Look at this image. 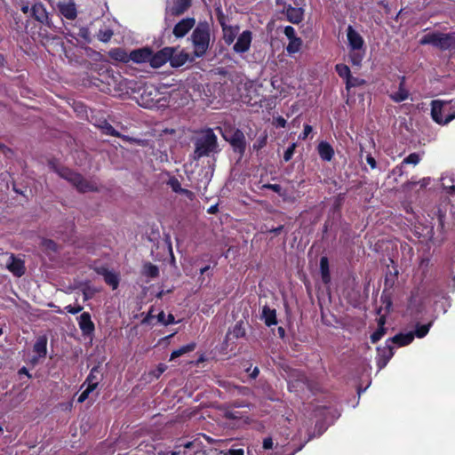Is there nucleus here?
Here are the masks:
<instances>
[{
	"instance_id": "obj_50",
	"label": "nucleus",
	"mask_w": 455,
	"mask_h": 455,
	"mask_svg": "<svg viewBox=\"0 0 455 455\" xmlns=\"http://www.w3.org/2000/svg\"><path fill=\"white\" fill-rule=\"evenodd\" d=\"M210 269H211L210 265H206L200 268V276L198 277V282L200 283L201 286L204 285V282L205 280V278L204 276V274H207L208 276L212 275V273H209Z\"/></svg>"
},
{
	"instance_id": "obj_20",
	"label": "nucleus",
	"mask_w": 455,
	"mask_h": 455,
	"mask_svg": "<svg viewBox=\"0 0 455 455\" xmlns=\"http://www.w3.org/2000/svg\"><path fill=\"white\" fill-rule=\"evenodd\" d=\"M389 97L396 103L404 101L409 98V92L405 89V76L400 78L398 91L391 93Z\"/></svg>"
},
{
	"instance_id": "obj_5",
	"label": "nucleus",
	"mask_w": 455,
	"mask_h": 455,
	"mask_svg": "<svg viewBox=\"0 0 455 455\" xmlns=\"http://www.w3.org/2000/svg\"><path fill=\"white\" fill-rule=\"evenodd\" d=\"M431 116L438 124H447L455 118V109L452 110L451 102L434 100L431 101Z\"/></svg>"
},
{
	"instance_id": "obj_49",
	"label": "nucleus",
	"mask_w": 455,
	"mask_h": 455,
	"mask_svg": "<svg viewBox=\"0 0 455 455\" xmlns=\"http://www.w3.org/2000/svg\"><path fill=\"white\" fill-rule=\"evenodd\" d=\"M296 146H297L296 143H292L284 151V153H283V160L285 162H289L292 158V156L294 155V152H295Z\"/></svg>"
},
{
	"instance_id": "obj_55",
	"label": "nucleus",
	"mask_w": 455,
	"mask_h": 455,
	"mask_svg": "<svg viewBox=\"0 0 455 455\" xmlns=\"http://www.w3.org/2000/svg\"><path fill=\"white\" fill-rule=\"evenodd\" d=\"M104 130H105V133L108 134V135H110V136H114V137H121V134L119 133V132H117L111 124H107L105 126H104Z\"/></svg>"
},
{
	"instance_id": "obj_44",
	"label": "nucleus",
	"mask_w": 455,
	"mask_h": 455,
	"mask_svg": "<svg viewBox=\"0 0 455 455\" xmlns=\"http://www.w3.org/2000/svg\"><path fill=\"white\" fill-rule=\"evenodd\" d=\"M386 332L387 329L384 326L378 327V329L371 335V343H377L379 340L382 339Z\"/></svg>"
},
{
	"instance_id": "obj_18",
	"label": "nucleus",
	"mask_w": 455,
	"mask_h": 455,
	"mask_svg": "<svg viewBox=\"0 0 455 455\" xmlns=\"http://www.w3.org/2000/svg\"><path fill=\"white\" fill-rule=\"evenodd\" d=\"M151 54V49L148 47L139 48L132 50L129 53V61L132 60L134 63L141 64V63H149V58Z\"/></svg>"
},
{
	"instance_id": "obj_21",
	"label": "nucleus",
	"mask_w": 455,
	"mask_h": 455,
	"mask_svg": "<svg viewBox=\"0 0 455 455\" xmlns=\"http://www.w3.org/2000/svg\"><path fill=\"white\" fill-rule=\"evenodd\" d=\"M317 152L320 158L323 161L330 162L334 156V149L327 141H321L317 146Z\"/></svg>"
},
{
	"instance_id": "obj_33",
	"label": "nucleus",
	"mask_w": 455,
	"mask_h": 455,
	"mask_svg": "<svg viewBox=\"0 0 455 455\" xmlns=\"http://www.w3.org/2000/svg\"><path fill=\"white\" fill-rule=\"evenodd\" d=\"M302 39L300 37H296L289 40V44L286 46V51L289 54H294L300 51L302 46Z\"/></svg>"
},
{
	"instance_id": "obj_43",
	"label": "nucleus",
	"mask_w": 455,
	"mask_h": 455,
	"mask_svg": "<svg viewBox=\"0 0 455 455\" xmlns=\"http://www.w3.org/2000/svg\"><path fill=\"white\" fill-rule=\"evenodd\" d=\"M398 271L395 270L394 273L389 271L388 274L386 275L385 278V289L392 288L395 283V280L397 279Z\"/></svg>"
},
{
	"instance_id": "obj_4",
	"label": "nucleus",
	"mask_w": 455,
	"mask_h": 455,
	"mask_svg": "<svg viewBox=\"0 0 455 455\" xmlns=\"http://www.w3.org/2000/svg\"><path fill=\"white\" fill-rule=\"evenodd\" d=\"M420 44H430L441 51H455V36L452 34H444L433 32L426 34L419 41Z\"/></svg>"
},
{
	"instance_id": "obj_32",
	"label": "nucleus",
	"mask_w": 455,
	"mask_h": 455,
	"mask_svg": "<svg viewBox=\"0 0 455 455\" xmlns=\"http://www.w3.org/2000/svg\"><path fill=\"white\" fill-rule=\"evenodd\" d=\"M142 273L148 277L156 278L159 275V268L156 265L148 262L144 264Z\"/></svg>"
},
{
	"instance_id": "obj_16",
	"label": "nucleus",
	"mask_w": 455,
	"mask_h": 455,
	"mask_svg": "<svg viewBox=\"0 0 455 455\" xmlns=\"http://www.w3.org/2000/svg\"><path fill=\"white\" fill-rule=\"evenodd\" d=\"M7 269L12 273L14 276L20 277L26 273L25 262L21 259L17 258L14 254H11L7 262Z\"/></svg>"
},
{
	"instance_id": "obj_6",
	"label": "nucleus",
	"mask_w": 455,
	"mask_h": 455,
	"mask_svg": "<svg viewBox=\"0 0 455 455\" xmlns=\"http://www.w3.org/2000/svg\"><path fill=\"white\" fill-rule=\"evenodd\" d=\"M175 47L166 46L163 49L154 52L151 49V54L149 58V64L154 68H158L164 66L172 58V53L176 52Z\"/></svg>"
},
{
	"instance_id": "obj_14",
	"label": "nucleus",
	"mask_w": 455,
	"mask_h": 455,
	"mask_svg": "<svg viewBox=\"0 0 455 455\" xmlns=\"http://www.w3.org/2000/svg\"><path fill=\"white\" fill-rule=\"evenodd\" d=\"M104 83H106L108 86V91L111 92L112 88L116 92L123 91L122 89V83H123V76L120 75V73H115L113 70L108 69L106 71Z\"/></svg>"
},
{
	"instance_id": "obj_62",
	"label": "nucleus",
	"mask_w": 455,
	"mask_h": 455,
	"mask_svg": "<svg viewBox=\"0 0 455 455\" xmlns=\"http://www.w3.org/2000/svg\"><path fill=\"white\" fill-rule=\"evenodd\" d=\"M93 269L98 275H100L102 276H105V275H107L108 272L109 271L108 268L105 266L96 267Z\"/></svg>"
},
{
	"instance_id": "obj_25",
	"label": "nucleus",
	"mask_w": 455,
	"mask_h": 455,
	"mask_svg": "<svg viewBox=\"0 0 455 455\" xmlns=\"http://www.w3.org/2000/svg\"><path fill=\"white\" fill-rule=\"evenodd\" d=\"M59 10L60 14L68 20H75L77 16L76 4L72 2L60 4Z\"/></svg>"
},
{
	"instance_id": "obj_34",
	"label": "nucleus",
	"mask_w": 455,
	"mask_h": 455,
	"mask_svg": "<svg viewBox=\"0 0 455 455\" xmlns=\"http://www.w3.org/2000/svg\"><path fill=\"white\" fill-rule=\"evenodd\" d=\"M104 277V281L107 284H108L109 286L112 287L113 290H116L117 289L118 285H119V277H118V275L112 272V271H108L107 275H105Z\"/></svg>"
},
{
	"instance_id": "obj_60",
	"label": "nucleus",
	"mask_w": 455,
	"mask_h": 455,
	"mask_svg": "<svg viewBox=\"0 0 455 455\" xmlns=\"http://www.w3.org/2000/svg\"><path fill=\"white\" fill-rule=\"evenodd\" d=\"M403 165H404V164H403V162L399 165H396L392 170V174L395 176L401 177L403 174Z\"/></svg>"
},
{
	"instance_id": "obj_56",
	"label": "nucleus",
	"mask_w": 455,
	"mask_h": 455,
	"mask_svg": "<svg viewBox=\"0 0 455 455\" xmlns=\"http://www.w3.org/2000/svg\"><path fill=\"white\" fill-rule=\"evenodd\" d=\"M283 33L289 40L298 37L296 36L295 28L291 26H286L284 28Z\"/></svg>"
},
{
	"instance_id": "obj_53",
	"label": "nucleus",
	"mask_w": 455,
	"mask_h": 455,
	"mask_svg": "<svg viewBox=\"0 0 455 455\" xmlns=\"http://www.w3.org/2000/svg\"><path fill=\"white\" fill-rule=\"evenodd\" d=\"M83 307L81 305H76V306H72V305H68L64 307V309L71 314V315H76V314H78L80 313L82 310H83Z\"/></svg>"
},
{
	"instance_id": "obj_57",
	"label": "nucleus",
	"mask_w": 455,
	"mask_h": 455,
	"mask_svg": "<svg viewBox=\"0 0 455 455\" xmlns=\"http://www.w3.org/2000/svg\"><path fill=\"white\" fill-rule=\"evenodd\" d=\"M78 36L84 39L87 43L91 42L90 31L88 28L82 27L79 29Z\"/></svg>"
},
{
	"instance_id": "obj_42",
	"label": "nucleus",
	"mask_w": 455,
	"mask_h": 455,
	"mask_svg": "<svg viewBox=\"0 0 455 455\" xmlns=\"http://www.w3.org/2000/svg\"><path fill=\"white\" fill-rule=\"evenodd\" d=\"M363 84L364 80L355 77L350 74V76L346 80V88L347 90H350L352 87H357Z\"/></svg>"
},
{
	"instance_id": "obj_48",
	"label": "nucleus",
	"mask_w": 455,
	"mask_h": 455,
	"mask_svg": "<svg viewBox=\"0 0 455 455\" xmlns=\"http://www.w3.org/2000/svg\"><path fill=\"white\" fill-rule=\"evenodd\" d=\"M386 291V289L383 291L380 297V300L382 304L385 306V309L387 311H389L392 307V298L390 294H387Z\"/></svg>"
},
{
	"instance_id": "obj_35",
	"label": "nucleus",
	"mask_w": 455,
	"mask_h": 455,
	"mask_svg": "<svg viewBox=\"0 0 455 455\" xmlns=\"http://www.w3.org/2000/svg\"><path fill=\"white\" fill-rule=\"evenodd\" d=\"M442 186L447 194L451 196L455 195V185L454 180L451 177H442Z\"/></svg>"
},
{
	"instance_id": "obj_54",
	"label": "nucleus",
	"mask_w": 455,
	"mask_h": 455,
	"mask_svg": "<svg viewBox=\"0 0 455 455\" xmlns=\"http://www.w3.org/2000/svg\"><path fill=\"white\" fill-rule=\"evenodd\" d=\"M267 135L259 137L257 141L253 144V148L256 150H259L264 148L267 144Z\"/></svg>"
},
{
	"instance_id": "obj_45",
	"label": "nucleus",
	"mask_w": 455,
	"mask_h": 455,
	"mask_svg": "<svg viewBox=\"0 0 455 455\" xmlns=\"http://www.w3.org/2000/svg\"><path fill=\"white\" fill-rule=\"evenodd\" d=\"M42 246L46 250L52 252H57L59 246L58 244L52 239H44L42 242Z\"/></svg>"
},
{
	"instance_id": "obj_2",
	"label": "nucleus",
	"mask_w": 455,
	"mask_h": 455,
	"mask_svg": "<svg viewBox=\"0 0 455 455\" xmlns=\"http://www.w3.org/2000/svg\"><path fill=\"white\" fill-rule=\"evenodd\" d=\"M53 170L60 178L70 182L81 193L95 192L98 190L97 187L84 179L83 175L73 172L68 167L53 166Z\"/></svg>"
},
{
	"instance_id": "obj_26",
	"label": "nucleus",
	"mask_w": 455,
	"mask_h": 455,
	"mask_svg": "<svg viewBox=\"0 0 455 455\" xmlns=\"http://www.w3.org/2000/svg\"><path fill=\"white\" fill-rule=\"evenodd\" d=\"M33 352L36 353L38 357H45L47 355V338L46 336H39L34 346Z\"/></svg>"
},
{
	"instance_id": "obj_11",
	"label": "nucleus",
	"mask_w": 455,
	"mask_h": 455,
	"mask_svg": "<svg viewBox=\"0 0 455 455\" xmlns=\"http://www.w3.org/2000/svg\"><path fill=\"white\" fill-rule=\"evenodd\" d=\"M280 7H282L281 12L286 15L288 21L293 24H299L303 20L304 11L302 8L294 7L288 3Z\"/></svg>"
},
{
	"instance_id": "obj_63",
	"label": "nucleus",
	"mask_w": 455,
	"mask_h": 455,
	"mask_svg": "<svg viewBox=\"0 0 455 455\" xmlns=\"http://www.w3.org/2000/svg\"><path fill=\"white\" fill-rule=\"evenodd\" d=\"M366 162L371 166V169H375L377 167V162L371 154L367 155Z\"/></svg>"
},
{
	"instance_id": "obj_19",
	"label": "nucleus",
	"mask_w": 455,
	"mask_h": 455,
	"mask_svg": "<svg viewBox=\"0 0 455 455\" xmlns=\"http://www.w3.org/2000/svg\"><path fill=\"white\" fill-rule=\"evenodd\" d=\"M414 339V333L413 331H409L407 333H398L395 335L394 337L387 339V342H389L390 344H396L399 347H404L409 344H411Z\"/></svg>"
},
{
	"instance_id": "obj_1",
	"label": "nucleus",
	"mask_w": 455,
	"mask_h": 455,
	"mask_svg": "<svg viewBox=\"0 0 455 455\" xmlns=\"http://www.w3.org/2000/svg\"><path fill=\"white\" fill-rule=\"evenodd\" d=\"M212 18L209 20H200L194 29L188 41L193 47V57L203 58L211 48V41L212 36Z\"/></svg>"
},
{
	"instance_id": "obj_61",
	"label": "nucleus",
	"mask_w": 455,
	"mask_h": 455,
	"mask_svg": "<svg viewBox=\"0 0 455 455\" xmlns=\"http://www.w3.org/2000/svg\"><path fill=\"white\" fill-rule=\"evenodd\" d=\"M152 313H153V307H151V309L148 311V313L146 315V316L141 321L142 324H150L151 320L154 318V315Z\"/></svg>"
},
{
	"instance_id": "obj_30",
	"label": "nucleus",
	"mask_w": 455,
	"mask_h": 455,
	"mask_svg": "<svg viewBox=\"0 0 455 455\" xmlns=\"http://www.w3.org/2000/svg\"><path fill=\"white\" fill-rule=\"evenodd\" d=\"M320 272L323 283L325 284L329 283L331 282L329 259L325 256L320 259Z\"/></svg>"
},
{
	"instance_id": "obj_12",
	"label": "nucleus",
	"mask_w": 455,
	"mask_h": 455,
	"mask_svg": "<svg viewBox=\"0 0 455 455\" xmlns=\"http://www.w3.org/2000/svg\"><path fill=\"white\" fill-rule=\"evenodd\" d=\"M192 6V0H172L170 6L166 7V14L173 17L183 15Z\"/></svg>"
},
{
	"instance_id": "obj_31",
	"label": "nucleus",
	"mask_w": 455,
	"mask_h": 455,
	"mask_svg": "<svg viewBox=\"0 0 455 455\" xmlns=\"http://www.w3.org/2000/svg\"><path fill=\"white\" fill-rule=\"evenodd\" d=\"M196 347V344L195 342H191V343H188L187 345H184V346L179 347L178 349L173 350L171 354L170 360H173V359L180 357L185 354L194 351Z\"/></svg>"
},
{
	"instance_id": "obj_13",
	"label": "nucleus",
	"mask_w": 455,
	"mask_h": 455,
	"mask_svg": "<svg viewBox=\"0 0 455 455\" xmlns=\"http://www.w3.org/2000/svg\"><path fill=\"white\" fill-rule=\"evenodd\" d=\"M30 14L39 23L51 27V20L45 6L42 3L34 4L30 8Z\"/></svg>"
},
{
	"instance_id": "obj_52",
	"label": "nucleus",
	"mask_w": 455,
	"mask_h": 455,
	"mask_svg": "<svg viewBox=\"0 0 455 455\" xmlns=\"http://www.w3.org/2000/svg\"><path fill=\"white\" fill-rule=\"evenodd\" d=\"M263 188L270 189L275 193H277L279 196H283L282 194V187L279 184H270L267 183L262 186Z\"/></svg>"
},
{
	"instance_id": "obj_39",
	"label": "nucleus",
	"mask_w": 455,
	"mask_h": 455,
	"mask_svg": "<svg viewBox=\"0 0 455 455\" xmlns=\"http://www.w3.org/2000/svg\"><path fill=\"white\" fill-rule=\"evenodd\" d=\"M231 333L236 339L244 337L245 334H246V331H245V329L243 327V323L242 321L237 322L235 324Z\"/></svg>"
},
{
	"instance_id": "obj_15",
	"label": "nucleus",
	"mask_w": 455,
	"mask_h": 455,
	"mask_svg": "<svg viewBox=\"0 0 455 455\" xmlns=\"http://www.w3.org/2000/svg\"><path fill=\"white\" fill-rule=\"evenodd\" d=\"M79 328L84 336H91L95 331V324L89 312H83L77 318Z\"/></svg>"
},
{
	"instance_id": "obj_27",
	"label": "nucleus",
	"mask_w": 455,
	"mask_h": 455,
	"mask_svg": "<svg viewBox=\"0 0 455 455\" xmlns=\"http://www.w3.org/2000/svg\"><path fill=\"white\" fill-rule=\"evenodd\" d=\"M188 60L189 54L182 50L179 53H172V56L169 60V62L172 68H177L185 65Z\"/></svg>"
},
{
	"instance_id": "obj_10",
	"label": "nucleus",
	"mask_w": 455,
	"mask_h": 455,
	"mask_svg": "<svg viewBox=\"0 0 455 455\" xmlns=\"http://www.w3.org/2000/svg\"><path fill=\"white\" fill-rule=\"evenodd\" d=\"M252 41V32L251 30H243L237 37L233 46V51L236 53L243 54L250 50Z\"/></svg>"
},
{
	"instance_id": "obj_38",
	"label": "nucleus",
	"mask_w": 455,
	"mask_h": 455,
	"mask_svg": "<svg viewBox=\"0 0 455 455\" xmlns=\"http://www.w3.org/2000/svg\"><path fill=\"white\" fill-rule=\"evenodd\" d=\"M335 70L337 74L345 80H347L351 74L349 67L343 63L337 64L335 66Z\"/></svg>"
},
{
	"instance_id": "obj_47",
	"label": "nucleus",
	"mask_w": 455,
	"mask_h": 455,
	"mask_svg": "<svg viewBox=\"0 0 455 455\" xmlns=\"http://www.w3.org/2000/svg\"><path fill=\"white\" fill-rule=\"evenodd\" d=\"M167 184L171 187L173 192L178 194H180V192L183 188H181L180 182L176 177L170 178L169 180L167 181Z\"/></svg>"
},
{
	"instance_id": "obj_46",
	"label": "nucleus",
	"mask_w": 455,
	"mask_h": 455,
	"mask_svg": "<svg viewBox=\"0 0 455 455\" xmlns=\"http://www.w3.org/2000/svg\"><path fill=\"white\" fill-rule=\"evenodd\" d=\"M420 157L418 153H411L409 156H407L403 160V164H413L416 165L419 163Z\"/></svg>"
},
{
	"instance_id": "obj_24",
	"label": "nucleus",
	"mask_w": 455,
	"mask_h": 455,
	"mask_svg": "<svg viewBox=\"0 0 455 455\" xmlns=\"http://www.w3.org/2000/svg\"><path fill=\"white\" fill-rule=\"evenodd\" d=\"M446 209H443L441 206H438L437 209L434 212V216L432 220H436L437 222V229L441 232H443L446 227ZM450 223H447L448 228L450 227Z\"/></svg>"
},
{
	"instance_id": "obj_29",
	"label": "nucleus",
	"mask_w": 455,
	"mask_h": 455,
	"mask_svg": "<svg viewBox=\"0 0 455 455\" xmlns=\"http://www.w3.org/2000/svg\"><path fill=\"white\" fill-rule=\"evenodd\" d=\"M109 57L119 62L128 63L129 62V53L123 48L117 47L111 49L108 52Z\"/></svg>"
},
{
	"instance_id": "obj_37",
	"label": "nucleus",
	"mask_w": 455,
	"mask_h": 455,
	"mask_svg": "<svg viewBox=\"0 0 455 455\" xmlns=\"http://www.w3.org/2000/svg\"><path fill=\"white\" fill-rule=\"evenodd\" d=\"M114 32L111 28H100L97 34V38L102 43H108L111 40Z\"/></svg>"
},
{
	"instance_id": "obj_40",
	"label": "nucleus",
	"mask_w": 455,
	"mask_h": 455,
	"mask_svg": "<svg viewBox=\"0 0 455 455\" xmlns=\"http://www.w3.org/2000/svg\"><path fill=\"white\" fill-rule=\"evenodd\" d=\"M349 59L353 66H361L363 59V53L351 50L349 52Z\"/></svg>"
},
{
	"instance_id": "obj_36",
	"label": "nucleus",
	"mask_w": 455,
	"mask_h": 455,
	"mask_svg": "<svg viewBox=\"0 0 455 455\" xmlns=\"http://www.w3.org/2000/svg\"><path fill=\"white\" fill-rule=\"evenodd\" d=\"M431 325H432V322H430L427 324L417 323L415 331L413 332L414 337L416 336L419 339L424 338L428 333Z\"/></svg>"
},
{
	"instance_id": "obj_9",
	"label": "nucleus",
	"mask_w": 455,
	"mask_h": 455,
	"mask_svg": "<svg viewBox=\"0 0 455 455\" xmlns=\"http://www.w3.org/2000/svg\"><path fill=\"white\" fill-rule=\"evenodd\" d=\"M394 355L393 346L386 341L384 347H377L376 363L379 370L385 368Z\"/></svg>"
},
{
	"instance_id": "obj_23",
	"label": "nucleus",
	"mask_w": 455,
	"mask_h": 455,
	"mask_svg": "<svg viewBox=\"0 0 455 455\" xmlns=\"http://www.w3.org/2000/svg\"><path fill=\"white\" fill-rule=\"evenodd\" d=\"M100 373L99 366L92 367L81 388L86 384L88 387L92 386L94 391L98 387L100 380V378L99 377Z\"/></svg>"
},
{
	"instance_id": "obj_8",
	"label": "nucleus",
	"mask_w": 455,
	"mask_h": 455,
	"mask_svg": "<svg viewBox=\"0 0 455 455\" xmlns=\"http://www.w3.org/2000/svg\"><path fill=\"white\" fill-rule=\"evenodd\" d=\"M231 145L233 150L240 156H243L246 149V140L243 132L240 129H235L229 138H225Z\"/></svg>"
},
{
	"instance_id": "obj_28",
	"label": "nucleus",
	"mask_w": 455,
	"mask_h": 455,
	"mask_svg": "<svg viewBox=\"0 0 455 455\" xmlns=\"http://www.w3.org/2000/svg\"><path fill=\"white\" fill-rule=\"evenodd\" d=\"M222 29L223 40L226 44L230 45L234 43L239 31V26H228Z\"/></svg>"
},
{
	"instance_id": "obj_58",
	"label": "nucleus",
	"mask_w": 455,
	"mask_h": 455,
	"mask_svg": "<svg viewBox=\"0 0 455 455\" xmlns=\"http://www.w3.org/2000/svg\"><path fill=\"white\" fill-rule=\"evenodd\" d=\"M313 128L309 124H304V129L302 133L299 134V140H306L307 136L312 132Z\"/></svg>"
},
{
	"instance_id": "obj_17",
	"label": "nucleus",
	"mask_w": 455,
	"mask_h": 455,
	"mask_svg": "<svg viewBox=\"0 0 455 455\" xmlns=\"http://www.w3.org/2000/svg\"><path fill=\"white\" fill-rule=\"evenodd\" d=\"M347 37L348 41V44L353 51H358L363 49L364 44L363 38L361 35L355 31L351 25L347 27Z\"/></svg>"
},
{
	"instance_id": "obj_64",
	"label": "nucleus",
	"mask_w": 455,
	"mask_h": 455,
	"mask_svg": "<svg viewBox=\"0 0 455 455\" xmlns=\"http://www.w3.org/2000/svg\"><path fill=\"white\" fill-rule=\"evenodd\" d=\"M180 195L185 196L189 200H193L195 198V194L191 190H188L187 188H182L180 192Z\"/></svg>"
},
{
	"instance_id": "obj_41",
	"label": "nucleus",
	"mask_w": 455,
	"mask_h": 455,
	"mask_svg": "<svg viewBox=\"0 0 455 455\" xmlns=\"http://www.w3.org/2000/svg\"><path fill=\"white\" fill-rule=\"evenodd\" d=\"M215 12H216L217 20H218L221 28L228 27V25L227 24V22L228 20V17L223 12L221 7H217L215 9Z\"/></svg>"
},
{
	"instance_id": "obj_22",
	"label": "nucleus",
	"mask_w": 455,
	"mask_h": 455,
	"mask_svg": "<svg viewBox=\"0 0 455 455\" xmlns=\"http://www.w3.org/2000/svg\"><path fill=\"white\" fill-rule=\"evenodd\" d=\"M261 319L267 327L275 325L277 323L276 310L275 308H270L267 305H265L262 307Z\"/></svg>"
},
{
	"instance_id": "obj_51",
	"label": "nucleus",
	"mask_w": 455,
	"mask_h": 455,
	"mask_svg": "<svg viewBox=\"0 0 455 455\" xmlns=\"http://www.w3.org/2000/svg\"><path fill=\"white\" fill-rule=\"evenodd\" d=\"M93 392V387H86L78 396L77 403H84L88 397L89 395Z\"/></svg>"
},
{
	"instance_id": "obj_59",
	"label": "nucleus",
	"mask_w": 455,
	"mask_h": 455,
	"mask_svg": "<svg viewBox=\"0 0 455 455\" xmlns=\"http://www.w3.org/2000/svg\"><path fill=\"white\" fill-rule=\"evenodd\" d=\"M167 369V366L164 363H159L156 367V369L154 371V375L156 378H159Z\"/></svg>"
},
{
	"instance_id": "obj_3",
	"label": "nucleus",
	"mask_w": 455,
	"mask_h": 455,
	"mask_svg": "<svg viewBox=\"0 0 455 455\" xmlns=\"http://www.w3.org/2000/svg\"><path fill=\"white\" fill-rule=\"evenodd\" d=\"M218 139L212 129H208L204 134L195 142L194 159L198 160L209 156L217 151Z\"/></svg>"
},
{
	"instance_id": "obj_7",
	"label": "nucleus",
	"mask_w": 455,
	"mask_h": 455,
	"mask_svg": "<svg viewBox=\"0 0 455 455\" xmlns=\"http://www.w3.org/2000/svg\"><path fill=\"white\" fill-rule=\"evenodd\" d=\"M196 25V21L194 17L183 18L174 25L172 34L177 39L183 38L194 29Z\"/></svg>"
}]
</instances>
